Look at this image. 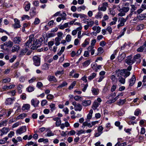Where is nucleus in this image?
Returning <instances> with one entry per match:
<instances>
[{
    "label": "nucleus",
    "mask_w": 146,
    "mask_h": 146,
    "mask_svg": "<svg viewBox=\"0 0 146 146\" xmlns=\"http://www.w3.org/2000/svg\"><path fill=\"white\" fill-rule=\"evenodd\" d=\"M67 85V83L66 82H63L62 84H60L59 85L58 87V88H61L64 86H65L66 85Z\"/></svg>",
    "instance_id": "obj_51"
},
{
    "label": "nucleus",
    "mask_w": 146,
    "mask_h": 146,
    "mask_svg": "<svg viewBox=\"0 0 146 146\" xmlns=\"http://www.w3.org/2000/svg\"><path fill=\"white\" fill-rule=\"evenodd\" d=\"M72 104L74 106V110L75 111H80L82 109V106L80 104H77L75 102H72Z\"/></svg>",
    "instance_id": "obj_4"
},
{
    "label": "nucleus",
    "mask_w": 146,
    "mask_h": 146,
    "mask_svg": "<svg viewBox=\"0 0 146 146\" xmlns=\"http://www.w3.org/2000/svg\"><path fill=\"white\" fill-rule=\"evenodd\" d=\"M20 48V47L19 45H15L12 47L11 51L12 52L18 51Z\"/></svg>",
    "instance_id": "obj_16"
},
{
    "label": "nucleus",
    "mask_w": 146,
    "mask_h": 146,
    "mask_svg": "<svg viewBox=\"0 0 146 146\" xmlns=\"http://www.w3.org/2000/svg\"><path fill=\"white\" fill-rule=\"evenodd\" d=\"M27 114L26 113H22L18 116L17 117V119H23L26 117Z\"/></svg>",
    "instance_id": "obj_34"
},
{
    "label": "nucleus",
    "mask_w": 146,
    "mask_h": 146,
    "mask_svg": "<svg viewBox=\"0 0 146 146\" xmlns=\"http://www.w3.org/2000/svg\"><path fill=\"white\" fill-rule=\"evenodd\" d=\"M48 80L50 81H53L55 82L57 81V80L54 76H49L48 77Z\"/></svg>",
    "instance_id": "obj_27"
},
{
    "label": "nucleus",
    "mask_w": 146,
    "mask_h": 146,
    "mask_svg": "<svg viewBox=\"0 0 146 146\" xmlns=\"http://www.w3.org/2000/svg\"><path fill=\"white\" fill-rule=\"evenodd\" d=\"M85 133V131L83 129H81L77 131L76 134L78 135H79L80 134Z\"/></svg>",
    "instance_id": "obj_43"
},
{
    "label": "nucleus",
    "mask_w": 146,
    "mask_h": 146,
    "mask_svg": "<svg viewBox=\"0 0 146 146\" xmlns=\"http://www.w3.org/2000/svg\"><path fill=\"white\" fill-rule=\"evenodd\" d=\"M93 113V111L92 110H90L89 113L87 115V119H90L92 116V115Z\"/></svg>",
    "instance_id": "obj_29"
},
{
    "label": "nucleus",
    "mask_w": 146,
    "mask_h": 146,
    "mask_svg": "<svg viewBox=\"0 0 146 146\" xmlns=\"http://www.w3.org/2000/svg\"><path fill=\"white\" fill-rule=\"evenodd\" d=\"M89 43V42L87 41L86 40H85L84 42L82 44V46L83 47H85L88 45Z\"/></svg>",
    "instance_id": "obj_63"
},
{
    "label": "nucleus",
    "mask_w": 146,
    "mask_h": 146,
    "mask_svg": "<svg viewBox=\"0 0 146 146\" xmlns=\"http://www.w3.org/2000/svg\"><path fill=\"white\" fill-rule=\"evenodd\" d=\"M100 105L96 101H95L93 102L92 106V108L94 110H96Z\"/></svg>",
    "instance_id": "obj_18"
},
{
    "label": "nucleus",
    "mask_w": 146,
    "mask_h": 146,
    "mask_svg": "<svg viewBox=\"0 0 146 146\" xmlns=\"http://www.w3.org/2000/svg\"><path fill=\"white\" fill-rule=\"evenodd\" d=\"M60 126L61 128L63 129L65 127H69L70 126V124L68 122H66L64 123L61 124Z\"/></svg>",
    "instance_id": "obj_21"
},
{
    "label": "nucleus",
    "mask_w": 146,
    "mask_h": 146,
    "mask_svg": "<svg viewBox=\"0 0 146 146\" xmlns=\"http://www.w3.org/2000/svg\"><path fill=\"white\" fill-rule=\"evenodd\" d=\"M27 130V127L26 126L21 127L19 129H17L16 131V133L17 134H21L25 132Z\"/></svg>",
    "instance_id": "obj_8"
},
{
    "label": "nucleus",
    "mask_w": 146,
    "mask_h": 146,
    "mask_svg": "<svg viewBox=\"0 0 146 146\" xmlns=\"http://www.w3.org/2000/svg\"><path fill=\"white\" fill-rule=\"evenodd\" d=\"M111 79L112 81L114 82H116L117 81V79L116 78L115 76L114 75H112L111 77Z\"/></svg>",
    "instance_id": "obj_61"
},
{
    "label": "nucleus",
    "mask_w": 146,
    "mask_h": 146,
    "mask_svg": "<svg viewBox=\"0 0 146 146\" xmlns=\"http://www.w3.org/2000/svg\"><path fill=\"white\" fill-rule=\"evenodd\" d=\"M54 121H56V125L57 127L59 126L61 124V120L60 118L58 117H56L53 118Z\"/></svg>",
    "instance_id": "obj_10"
},
{
    "label": "nucleus",
    "mask_w": 146,
    "mask_h": 146,
    "mask_svg": "<svg viewBox=\"0 0 146 146\" xmlns=\"http://www.w3.org/2000/svg\"><path fill=\"white\" fill-rule=\"evenodd\" d=\"M135 75H133L129 81V86H132L133 85L135 82Z\"/></svg>",
    "instance_id": "obj_11"
},
{
    "label": "nucleus",
    "mask_w": 146,
    "mask_h": 146,
    "mask_svg": "<svg viewBox=\"0 0 146 146\" xmlns=\"http://www.w3.org/2000/svg\"><path fill=\"white\" fill-rule=\"evenodd\" d=\"M127 70H124L123 69V70H121V72H123L125 73V75H124V77L125 78L127 77V76H129L130 74V72H127Z\"/></svg>",
    "instance_id": "obj_32"
},
{
    "label": "nucleus",
    "mask_w": 146,
    "mask_h": 146,
    "mask_svg": "<svg viewBox=\"0 0 146 146\" xmlns=\"http://www.w3.org/2000/svg\"><path fill=\"white\" fill-rule=\"evenodd\" d=\"M91 101L90 100H84L82 102V104L84 106L86 107L90 105Z\"/></svg>",
    "instance_id": "obj_13"
},
{
    "label": "nucleus",
    "mask_w": 146,
    "mask_h": 146,
    "mask_svg": "<svg viewBox=\"0 0 146 146\" xmlns=\"http://www.w3.org/2000/svg\"><path fill=\"white\" fill-rule=\"evenodd\" d=\"M14 20L15 24L13 25V27L15 29L20 28L21 27V25L19 24V21L17 19H14Z\"/></svg>",
    "instance_id": "obj_9"
},
{
    "label": "nucleus",
    "mask_w": 146,
    "mask_h": 146,
    "mask_svg": "<svg viewBox=\"0 0 146 146\" xmlns=\"http://www.w3.org/2000/svg\"><path fill=\"white\" fill-rule=\"evenodd\" d=\"M13 44V42L10 40L4 42L3 44H1L0 46L1 48L5 50H8V48H11Z\"/></svg>",
    "instance_id": "obj_1"
},
{
    "label": "nucleus",
    "mask_w": 146,
    "mask_h": 146,
    "mask_svg": "<svg viewBox=\"0 0 146 146\" xmlns=\"http://www.w3.org/2000/svg\"><path fill=\"white\" fill-rule=\"evenodd\" d=\"M127 20L126 19H125L123 17L119 18L118 21L119 22V23L117 25V28L119 29L120 27L123 26Z\"/></svg>",
    "instance_id": "obj_5"
},
{
    "label": "nucleus",
    "mask_w": 146,
    "mask_h": 146,
    "mask_svg": "<svg viewBox=\"0 0 146 146\" xmlns=\"http://www.w3.org/2000/svg\"><path fill=\"white\" fill-rule=\"evenodd\" d=\"M92 29L94 31H96V33H98L101 31V28L99 26H94L92 28Z\"/></svg>",
    "instance_id": "obj_19"
},
{
    "label": "nucleus",
    "mask_w": 146,
    "mask_h": 146,
    "mask_svg": "<svg viewBox=\"0 0 146 146\" xmlns=\"http://www.w3.org/2000/svg\"><path fill=\"white\" fill-rule=\"evenodd\" d=\"M32 42V46H33L31 48L32 49H36L40 46L39 43H38L37 40L36 39H35L34 38Z\"/></svg>",
    "instance_id": "obj_6"
},
{
    "label": "nucleus",
    "mask_w": 146,
    "mask_h": 146,
    "mask_svg": "<svg viewBox=\"0 0 146 146\" xmlns=\"http://www.w3.org/2000/svg\"><path fill=\"white\" fill-rule=\"evenodd\" d=\"M146 50V46L143 44L142 46L138 48L137 49V51L138 52H142L143 50Z\"/></svg>",
    "instance_id": "obj_26"
},
{
    "label": "nucleus",
    "mask_w": 146,
    "mask_h": 146,
    "mask_svg": "<svg viewBox=\"0 0 146 146\" xmlns=\"http://www.w3.org/2000/svg\"><path fill=\"white\" fill-rule=\"evenodd\" d=\"M22 40L21 38L19 36L15 37L13 40V41L15 44H19Z\"/></svg>",
    "instance_id": "obj_14"
},
{
    "label": "nucleus",
    "mask_w": 146,
    "mask_h": 146,
    "mask_svg": "<svg viewBox=\"0 0 146 146\" xmlns=\"http://www.w3.org/2000/svg\"><path fill=\"white\" fill-rule=\"evenodd\" d=\"M27 51V50L26 49H23L20 52V55L22 56L23 55L25 54Z\"/></svg>",
    "instance_id": "obj_52"
},
{
    "label": "nucleus",
    "mask_w": 146,
    "mask_h": 146,
    "mask_svg": "<svg viewBox=\"0 0 146 146\" xmlns=\"http://www.w3.org/2000/svg\"><path fill=\"white\" fill-rule=\"evenodd\" d=\"M106 7L103 6L101 7H99L98 8V10L99 11H105L106 10Z\"/></svg>",
    "instance_id": "obj_50"
},
{
    "label": "nucleus",
    "mask_w": 146,
    "mask_h": 146,
    "mask_svg": "<svg viewBox=\"0 0 146 146\" xmlns=\"http://www.w3.org/2000/svg\"><path fill=\"white\" fill-rule=\"evenodd\" d=\"M126 57V55L125 53H123L118 56V59L119 62L123 60Z\"/></svg>",
    "instance_id": "obj_22"
},
{
    "label": "nucleus",
    "mask_w": 146,
    "mask_h": 146,
    "mask_svg": "<svg viewBox=\"0 0 146 146\" xmlns=\"http://www.w3.org/2000/svg\"><path fill=\"white\" fill-rule=\"evenodd\" d=\"M96 75L97 74L96 73H93L90 76L88 77V79L90 80H91L96 77Z\"/></svg>",
    "instance_id": "obj_31"
},
{
    "label": "nucleus",
    "mask_w": 146,
    "mask_h": 146,
    "mask_svg": "<svg viewBox=\"0 0 146 146\" xmlns=\"http://www.w3.org/2000/svg\"><path fill=\"white\" fill-rule=\"evenodd\" d=\"M40 58L37 56H34L33 58L34 64L36 66H38L40 64Z\"/></svg>",
    "instance_id": "obj_2"
},
{
    "label": "nucleus",
    "mask_w": 146,
    "mask_h": 146,
    "mask_svg": "<svg viewBox=\"0 0 146 146\" xmlns=\"http://www.w3.org/2000/svg\"><path fill=\"white\" fill-rule=\"evenodd\" d=\"M50 107L51 108V110L52 111L53 110L55 109L56 108L55 107V105L54 104H51L50 105Z\"/></svg>",
    "instance_id": "obj_57"
},
{
    "label": "nucleus",
    "mask_w": 146,
    "mask_h": 146,
    "mask_svg": "<svg viewBox=\"0 0 146 146\" xmlns=\"http://www.w3.org/2000/svg\"><path fill=\"white\" fill-rule=\"evenodd\" d=\"M121 9L122 10V11L124 12L125 13L128 12L129 9L130 8L129 7H122Z\"/></svg>",
    "instance_id": "obj_30"
},
{
    "label": "nucleus",
    "mask_w": 146,
    "mask_h": 146,
    "mask_svg": "<svg viewBox=\"0 0 146 146\" xmlns=\"http://www.w3.org/2000/svg\"><path fill=\"white\" fill-rule=\"evenodd\" d=\"M135 61L134 59L132 58L131 56H130L127 58L125 60V62L129 65H131L135 62Z\"/></svg>",
    "instance_id": "obj_7"
},
{
    "label": "nucleus",
    "mask_w": 146,
    "mask_h": 146,
    "mask_svg": "<svg viewBox=\"0 0 146 146\" xmlns=\"http://www.w3.org/2000/svg\"><path fill=\"white\" fill-rule=\"evenodd\" d=\"M39 103V101L37 100L33 99L31 100V104L35 107L37 106Z\"/></svg>",
    "instance_id": "obj_12"
},
{
    "label": "nucleus",
    "mask_w": 146,
    "mask_h": 146,
    "mask_svg": "<svg viewBox=\"0 0 146 146\" xmlns=\"http://www.w3.org/2000/svg\"><path fill=\"white\" fill-rule=\"evenodd\" d=\"M74 98L76 101H82V98L79 96H75Z\"/></svg>",
    "instance_id": "obj_53"
},
{
    "label": "nucleus",
    "mask_w": 146,
    "mask_h": 146,
    "mask_svg": "<svg viewBox=\"0 0 146 146\" xmlns=\"http://www.w3.org/2000/svg\"><path fill=\"white\" fill-rule=\"evenodd\" d=\"M118 81L121 84H124L125 83V80L121 76H120L118 78Z\"/></svg>",
    "instance_id": "obj_36"
},
{
    "label": "nucleus",
    "mask_w": 146,
    "mask_h": 146,
    "mask_svg": "<svg viewBox=\"0 0 146 146\" xmlns=\"http://www.w3.org/2000/svg\"><path fill=\"white\" fill-rule=\"evenodd\" d=\"M40 22V19L38 18H36L34 21L33 23L35 25L38 24Z\"/></svg>",
    "instance_id": "obj_40"
},
{
    "label": "nucleus",
    "mask_w": 146,
    "mask_h": 146,
    "mask_svg": "<svg viewBox=\"0 0 146 146\" xmlns=\"http://www.w3.org/2000/svg\"><path fill=\"white\" fill-rule=\"evenodd\" d=\"M1 130L4 134H6L9 131V129L8 128L4 127L1 129Z\"/></svg>",
    "instance_id": "obj_45"
},
{
    "label": "nucleus",
    "mask_w": 146,
    "mask_h": 146,
    "mask_svg": "<svg viewBox=\"0 0 146 146\" xmlns=\"http://www.w3.org/2000/svg\"><path fill=\"white\" fill-rule=\"evenodd\" d=\"M98 54H101L103 52V48L102 47H100L98 49Z\"/></svg>",
    "instance_id": "obj_58"
},
{
    "label": "nucleus",
    "mask_w": 146,
    "mask_h": 146,
    "mask_svg": "<svg viewBox=\"0 0 146 146\" xmlns=\"http://www.w3.org/2000/svg\"><path fill=\"white\" fill-rule=\"evenodd\" d=\"M34 37V35H31L29 36V40L25 43L26 46L28 47L31 46H32V42L33 41Z\"/></svg>",
    "instance_id": "obj_3"
},
{
    "label": "nucleus",
    "mask_w": 146,
    "mask_h": 146,
    "mask_svg": "<svg viewBox=\"0 0 146 146\" xmlns=\"http://www.w3.org/2000/svg\"><path fill=\"white\" fill-rule=\"evenodd\" d=\"M88 51L90 52L91 54L93 55L94 54L95 52V49L94 48V47L93 46H89L88 48Z\"/></svg>",
    "instance_id": "obj_17"
},
{
    "label": "nucleus",
    "mask_w": 146,
    "mask_h": 146,
    "mask_svg": "<svg viewBox=\"0 0 146 146\" xmlns=\"http://www.w3.org/2000/svg\"><path fill=\"white\" fill-rule=\"evenodd\" d=\"M30 15L32 17L35 16L36 15V12L35 11V9L31 10L30 12Z\"/></svg>",
    "instance_id": "obj_54"
},
{
    "label": "nucleus",
    "mask_w": 146,
    "mask_h": 146,
    "mask_svg": "<svg viewBox=\"0 0 146 146\" xmlns=\"http://www.w3.org/2000/svg\"><path fill=\"white\" fill-rule=\"evenodd\" d=\"M30 107L29 104H24L22 108V110H27L30 109Z\"/></svg>",
    "instance_id": "obj_20"
},
{
    "label": "nucleus",
    "mask_w": 146,
    "mask_h": 146,
    "mask_svg": "<svg viewBox=\"0 0 146 146\" xmlns=\"http://www.w3.org/2000/svg\"><path fill=\"white\" fill-rule=\"evenodd\" d=\"M144 27V25H143L141 24L139 25L138 26L137 28V29L138 31H139L143 29Z\"/></svg>",
    "instance_id": "obj_48"
},
{
    "label": "nucleus",
    "mask_w": 146,
    "mask_h": 146,
    "mask_svg": "<svg viewBox=\"0 0 146 146\" xmlns=\"http://www.w3.org/2000/svg\"><path fill=\"white\" fill-rule=\"evenodd\" d=\"M146 17V13L141 14L137 16L138 19L140 20H143Z\"/></svg>",
    "instance_id": "obj_23"
},
{
    "label": "nucleus",
    "mask_w": 146,
    "mask_h": 146,
    "mask_svg": "<svg viewBox=\"0 0 146 146\" xmlns=\"http://www.w3.org/2000/svg\"><path fill=\"white\" fill-rule=\"evenodd\" d=\"M87 23L90 27H92L93 26L94 24V22L93 21H87Z\"/></svg>",
    "instance_id": "obj_55"
},
{
    "label": "nucleus",
    "mask_w": 146,
    "mask_h": 146,
    "mask_svg": "<svg viewBox=\"0 0 146 146\" xmlns=\"http://www.w3.org/2000/svg\"><path fill=\"white\" fill-rule=\"evenodd\" d=\"M64 74V70H62L61 71L57 70L55 73V75L56 76H57L60 74Z\"/></svg>",
    "instance_id": "obj_47"
},
{
    "label": "nucleus",
    "mask_w": 146,
    "mask_h": 146,
    "mask_svg": "<svg viewBox=\"0 0 146 146\" xmlns=\"http://www.w3.org/2000/svg\"><path fill=\"white\" fill-rule=\"evenodd\" d=\"M118 7L119 8V9H117V10L119 12V13L118 14V16L119 17H122L125 15V13L124 12L122 11L120 7L119 6H118Z\"/></svg>",
    "instance_id": "obj_15"
},
{
    "label": "nucleus",
    "mask_w": 146,
    "mask_h": 146,
    "mask_svg": "<svg viewBox=\"0 0 146 146\" xmlns=\"http://www.w3.org/2000/svg\"><path fill=\"white\" fill-rule=\"evenodd\" d=\"M48 64L46 63L44 64L42 66V68L44 70H47L48 68Z\"/></svg>",
    "instance_id": "obj_59"
},
{
    "label": "nucleus",
    "mask_w": 146,
    "mask_h": 146,
    "mask_svg": "<svg viewBox=\"0 0 146 146\" xmlns=\"http://www.w3.org/2000/svg\"><path fill=\"white\" fill-rule=\"evenodd\" d=\"M54 133H52L51 131H49L48 132L46 136L48 137H50L54 135Z\"/></svg>",
    "instance_id": "obj_64"
},
{
    "label": "nucleus",
    "mask_w": 146,
    "mask_h": 146,
    "mask_svg": "<svg viewBox=\"0 0 146 146\" xmlns=\"http://www.w3.org/2000/svg\"><path fill=\"white\" fill-rule=\"evenodd\" d=\"M15 86L14 85H10L9 86H4L3 87V88L5 89H9L12 88H13Z\"/></svg>",
    "instance_id": "obj_37"
},
{
    "label": "nucleus",
    "mask_w": 146,
    "mask_h": 146,
    "mask_svg": "<svg viewBox=\"0 0 146 146\" xmlns=\"http://www.w3.org/2000/svg\"><path fill=\"white\" fill-rule=\"evenodd\" d=\"M90 60H87L85 61L82 64L84 67H86L90 64Z\"/></svg>",
    "instance_id": "obj_38"
},
{
    "label": "nucleus",
    "mask_w": 146,
    "mask_h": 146,
    "mask_svg": "<svg viewBox=\"0 0 146 146\" xmlns=\"http://www.w3.org/2000/svg\"><path fill=\"white\" fill-rule=\"evenodd\" d=\"M117 17H114L113 19V21L111 22L110 23V25H115L116 24V22L117 21Z\"/></svg>",
    "instance_id": "obj_46"
},
{
    "label": "nucleus",
    "mask_w": 146,
    "mask_h": 146,
    "mask_svg": "<svg viewBox=\"0 0 146 146\" xmlns=\"http://www.w3.org/2000/svg\"><path fill=\"white\" fill-rule=\"evenodd\" d=\"M61 40V38H56L55 39L56 42L55 44L56 46L60 44V41Z\"/></svg>",
    "instance_id": "obj_39"
},
{
    "label": "nucleus",
    "mask_w": 146,
    "mask_h": 146,
    "mask_svg": "<svg viewBox=\"0 0 146 146\" xmlns=\"http://www.w3.org/2000/svg\"><path fill=\"white\" fill-rule=\"evenodd\" d=\"M11 80V79L9 77H6L3 79L2 82L4 83L9 82H10Z\"/></svg>",
    "instance_id": "obj_42"
},
{
    "label": "nucleus",
    "mask_w": 146,
    "mask_h": 146,
    "mask_svg": "<svg viewBox=\"0 0 146 146\" xmlns=\"http://www.w3.org/2000/svg\"><path fill=\"white\" fill-rule=\"evenodd\" d=\"M76 82L75 81H74L71 84V85L69 86L68 88V89L69 90H71L75 86L76 84Z\"/></svg>",
    "instance_id": "obj_49"
},
{
    "label": "nucleus",
    "mask_w": 146,
    "mask_h": 146,
    "mask_svg": "<svg viewBox=\"0 0 146 146\" xmlns=\"http://www.w3.org/2000/svg\"><path fill=\"white\" fill-rule=\"evenodd\" d=\"M97 64L96 63H92L91 64L92 68L96 72H97Z\"/></svg>",
    "instance_id": "obj_41"
},
{
    "label": "nucleus",
    "mask_w": 146,
    "mask_h": 146,
    "mask_svg": "<svg viewBox=\"0 0 146 146\" xmlns=\"http://www.w3.org/2000/svg\"><path fill=\"white\" fill-rule=\"evenodd\" d=\"M31 4L29 3H28L25 6V9L27 11H28L30 8Z\"/></svg>",
    "instance_id": "obj_56"
},
{
    "label": "nucleus",
    "mask_w": 146,
    "mask_h": 146,
    "mask_svg": "<svg viewBox=\"0 0 146 146\" xmlns=\"http://www.w3.org/2000/svg\"><path fill=\"white\" fill-rule=\"evenodd\" d=\"M71 39V36L69 35H67L66 38V40L68 42H69L70 41Z\"/></svg>",
    "instance_id": "obj_60"
},
{
    "label": "nucleus",
    "mask_w": 146,
    "mask_h": 146,
    "mask_svg": "<svg viewBox=\"0 0 146 146\" xmlns=\"http://www.w3.org/2000/svg\"><path fill=\"white\" fill-rule=\"evenodd\" d=\"M39 142H43L44 143H46L48 142V139H44L43 138H40L38 141Z\"/></svg>",
    "instance_id": "obj_25"
},
{
    "label": "nucleus",
    "mask_w": 146,
    "mask_h": 146,
    "mask_svg": "<svg viewBox=\"0 0 146 146\" xmlns=\"http://www.w3.org/2000/svg\"><path fill=\"white\" fill-rule=\"evenodd\" d=\"M13 100L11 98H8L6 99L5 103L6 104L10 105L13 103Z\"/></svg>",
    "instance_id": "obj_24"
},
{
    "label": "nucleus",
    "mask_w": 146,
    "mask_h": 146,
    "mask_svg": "<svg viewBox=\"0 0 146 146\" xmlns=\"http://www.w3.org/2000/svg\"><path fill=\"white\" fill-rule=\"evenodd\" d=\"M92 91L94 95H96L98 94L99 90L98 89H95L94 88H92Z\"/></svg>",
    "instance_id": "obj_35"
},
{
    "label": "nucleus",
    "mask_w": 146,
    "mask_h": 146,
    "mask_svg": "<svg viewBox=\"0 0 146 146\" xmlns=\"http://www.w3.org/2000/svg\"><path fill=\"white\" fill-rule=\"evenodd\" d=\"M59 16L61 17V18H62V20H64L66 19V15L64 12H63L62 14H61L60 13V14Z\"/></svg>",
    "instance_id": "obj_28"
},
{
    "label": "nucleus",
    "mask_w": 146,
    "mask_h": 146,
    "mask_svg": "<svg viewBox=\"0 0 146 146\" xmlns=\"http://www.w3.org/2000/svg\"><path fill=\"white\" fill-rule=\"evenodd\" d=\"M27 90L29 92H31L34 90V88L32 86H29L27 88Z\"/></svg>",
    "instance_id": "obj_62"
},
{
    "label": "nucleus",
    "mask_w": 146,
    "mask_h": 146,
    "mask_svg": "<svg viewBox=\"0 0 146 146\" xmlns=\"http://www.w3.org/2000/svg\"><path fill=\"white\" fill-rule=\"evenodd\" d=\"M102 16V13L101 12H99L95 16L97 19H101Z\"/></svg>",
    "instance_id": "obj_33"
},
{
    "label": "nucleus",
    "mask_w": 146,
    "mask_h": 146,
    "mask_svg": "<svg viewBox=\"0 0 146 146\" xmlns=\"http://www.w3.org/2000/svg\"><path fill=\"white\" fill-rule=\"evenodd\" d=\"M126 101V100L125 99L124 100H120L119 101L117 102V104L119 105H123L124 104Z\"/></svg>",
    "instance_id": "obj_44"
}]
</instances>
